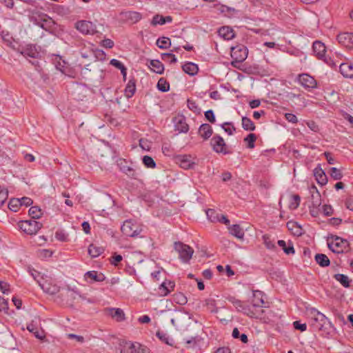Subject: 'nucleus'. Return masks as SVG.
I'll return each mask as SVG.
<instances>
[{
	"label": "nucleus",
	"instance_id": "1",
	"mask_svg": "<svg viewBox=\"0 0 353 353\" xmlns=\"http://www.w3.org/2000/svg\"><path fill=\"white\" fill-rule=\"evenodd\" d=\"M330 250L335 253H343L348 249L349 243L347 240L337 236H331L327 239Z\"/></svg>",
	"mask_w": 353,
	"mask_h": 353
},
{
	"label": "nucleus",
	"instance_id": "2",
	"mask_svg": "<svg viewBox=\"0 0 353 353\" xmlns=\"http://www.w3.org/2000/svg\"><path fill=\"white\" fill-rule=\"evenodd\" d=\"M229 301L233 304L238 311L242 312L252 318L259 319L262 317L263 314L262 310L254 312L250 306L245 305L241 301L236 299L234 297H230Z\"/></svg>",
	"mask_w": 353,
	"mask_h": 353
},
{
	"label": "nucleus",
	"instance_id": "3",
	"mask_svg": "<svg viewBox=\"0 0 353 353\" xmlns=\"http://www.w3.org/2000/svg\"><path fill=\"white\" fill-rule=\"evenodd\" d=\"M174 250L179 253V259L183 263H188L194 253V250L182 242L176 241L174 243Z\"/></svg>",
	"mask_w": 353,
	"mask_h": 353
},
{
	"label": "nucleus",
	"instance_id": "4",
	"mask_svg": "<svg viewBox=\"0 0 353 353\" xmlns=\"http://www.w3.org/2000/svg\"><path fill=\"white\" fill-rule=\"evenodd\" d=\"M18 226L24 233L35 234L42 227V224L36 220L21 221L18 223Z\"/></svg>",
	"mask_w": 353,
	"mask_h": 353
},
{
	"label": "nucleus",
	"instance_id": "5",
	"mask_svg": "<svg viewBox=\"0 0 353 353\" xmlns=\"http://www.w3.org/2000/svg\"><path fill=\"white\" fill-rule=\"evenodd\" d=\"M210 145L212 150L219 154H228L232 153L223 137L219 135L215 134L210 140Z\"/></svg>",
	"mask_w": 353,
	"mask_h": 353
},
{
	"label": "nucleus",
	"instance_id": "6",
	"mask_svg": "<svg viewBox=\"0 0 353 353\" xmlns=\"http://www.w3.org/2000/svg\"><path fill=\"white\" fill-rule=\"evenodd\" d=\"M120 353H150V352L139 343L128 341L121 345Z\"/></svg>",
	"mask_w": 353,
	"mask_h": 353
},
{
	"label": "nucleus",
	"instance_id": "7",
	"mask_svg": "<svg viewBox=\"0 0 353 353\" xmlns=\"http://www.w3.org/2000/svg\"><path fill=\"white\" fill-rule=\"evenodd\" d=\"M121 232L125 236L130 237L137 236L141 232V228L135 222L132 220L124 221L121 228Z\"/></svg>",
	"mask_w": 353,
	"mask_h": 353
},
{
	"label": "nucleus",
	"instance_id": "8",
	"mask_svg": "<svg viewBox=\"0 0 353 353\" xmlns=\"http://www.w3.org/2000/svg\"><path fill=\"white\" fill-rule=\"evenodd\" d=\"M310 314L314 321L313 326L317 330H322L327 324H330L328 319L316 308H311Z\"/></svg>",
	"mask_w": 353,
	"mask_h": 353
},
{
	"label": "nucleus",
	"instance_id": "9",
	"mask_svg": "<svg viewBox=\"0 0 353 353\" xmlns=\"http://www.w3.org/2000/svg\"><path fill=\"white\" fill-rule=\"evenodd\" d=\"M248 54V48L243 45H237L231 48V57L236 62H243Z\"/></svg>",
	"mask_w": 353,
	"mask_h": 353
},
{
	"label": "nucleus",
	"instance_id": "10",
	"mask_svg": "<svg viewBox=\"0 0 353 353\" xmlns=\"http://www.w3.org/2000/svg\"><path fill=\"white\" fill-rule=\"evenodd\" d=\"M38 17V19H35V23L38 26L48 32H52L54 29L55 22L47 14L41 13Z\"/></svg>",
	"mask_w": 353,
	"mask_h": 353
},
{
	"label": "nucleus",
	"instance_id": "11",
	"mask_svg": "<svg viewBox=\"0 0 353 353\" xmlns=\"http://www.w3.org/2000/svg\"><path fill=\"white\" fill-rule=\"evenodd\" d=\"M265 294L262 291L253 290L252 291V307L254 308V311H260L263 307H268L264 301Z\"/></svg>",
	"mask_w": 353,
	"mask_h": 353
},
{
	"label": "nucleus",
	"instance_id": "12",
	"mask_svg": "<svg viewBox=\"0 0 353 353\" xmlns=\"http://www.w3.org/2000/svg\"><path fill=\"white\" fill-rule=\"evenodd\" d=\"M298 82L306 90H311L316 88L317 81L316 79L308 74L303 73L299 74L297 77Z\"/></svg>",
	"mask_w": 353,
	"mask_h": 353
},
{
	"label": "nucleus",
	"instance_id": "13",
	"mask_svg": "<svg viewBox=\"0 0 353 353\" xmlns=\"http://www.w3.org/2000/svg\"><path fill=\"white\" fill-rule=\"evenodd\" d=\"M38 283L42 290L49 294H55L60 290V287L52 279L38 281Z\"/></svg>",
	"mask_w": 353,
	"mask_h": 353
},
{
	"label": "nucleus",
	"instance_id": "14",
	"mask_svg": "<svg viewBox=\"0 0 353 353\" xmlns=\"http://www.w3.org/2000/svg\"><path fill=\"white\" fill-rule=\"evenodd\" d=\"M75 28L83 34H94L97 32L95 24L88 21H79L75 24Z\"/></svg>",
	"mask_w": 353,
	"mask_h": 353
},
{
	"label": "nucleus",
	"instance_id": "15",
	"mask_svg": "<svg viewBox=\"0 0 353 353\" xmlns=\"http://www.w3.org/2000/svg\"><path fill=\"white\" fill-rule=\"evenodd\" d=\"M176 163L185 170L190 169L194 164L193 159L190 155L179 154L175 157Z\"/></svg>",
	"mask_w": 353,
	"mask_h": 353
},
{
	"label": "nucleus",
	"instance_id": "16",
	"mask_svg": "<svg viewBox=\"0 0 353 353\" xmlns=\"http://www.w3.org/2000/svg\"><path fill=\"white\" fill-rule=\"evenodd\" d=\"M175 130L180 133H186L189 130V126L186 123L185 118L183 115H178L173 119Z\"/></svg>",
	"mask_w": 353,
	"mask_h": 353
},
{
	"label": "nucleus",
	"instance_id": "17",
	"mask_svg": "<svg viewBox=\"0 0 353 353\" xmlns=\"http://www.w3.org/2000/svg\"><path fill=\"white\" fill-rule=\"evenodd\" d=\"M104 313L118 322L125 320L124 312L121 308L107 307L104 310Z\"/></svg>",
	"mask_w": 353,
	"mask_h": 353
},
{
	"label": "nucleus",
	"instance_id": "18",
	"mask_svg": "<svg viewBox=\"0 0 353 353\" xmlns=\"http://www.w3.org/2000/svg\"><path fill=\"white\" fill-rule=\"evenodd\" d=\"M338 41L346 48H352L353 46V33L342 32L337 36Z\"/></svg>",
	"mask_w": 353,
	"mask_h": 353
},
{
	"label": "nucleus",
	"instance_id": "19",
	"mask_svg": "<svg viewBox=\"0 0 353 353\" xmlns=\"http://www.w3.org/2000/svg\"><path fill=\"white\" fill-rule=\"evenodd\" d=\"M314 176L317 181V183L321 185H324L327 183V177L324 172V170L321 168V165L319 164L314 169Z\"/></svg>",
	"mask_w": 353,
	"mask_h": 353
},
{
	"label": "nucleus",
	"instance_id": "20",
	"mask_svg": "<svg viewBox=\"0 0 353 353\" xmlns=\"http://www.w3.org/2000/svg\"><path fill=\"white\" fill-rule=\"evenodd\" d=\"M175 284L171 281H163L159 287L158 293L161 296H165L174 290Z\"/></svg>",
	"mask_w": 353,
	"mask_h": 353
},
{
	"label": "nucleus",
	"instance_id": "21",
	"mask_svg": "<svg viewBox=\"0 0 353 353\" xmlns=\"http://www.w3.org/2000/svg\"><path fill=\"white\" fill-rule=\"evenodd\" d=\"M339 70L345 77H353V63H341L339 64Z\"/></svg>",
	"mask_w": 353,
	"mask_h": 353
},
{
	"label": "nucleus",
	"instance_id": "22",
	"mask_svg": "<svg viewBox=\"0 0 353 353\" xmlns=\"http://www.w3.org/2000/svg\"><path fill=\"white\" fill-rule=\"evenodd\" d=\"M84 279L86 281L88 279H90L92 281L101 282L105 279V276L101 272L98 273V272H97V271L92 270V271H88L87 272L85 273Z\"/></svg>",
	"mask_w": 353,
	"mask_h": 353
},
{
	"label": "nucleus",
	"instance_id": "23",
	"mask_svg": "<svg viewBox=\"0 0 353 353\" xmlns=\"http://www.w3.org/2000/svg\"><path fill=\"white\" fill-rule=\"evenodd\" d=\"M198 132L201 137L207 140L212 135L213 131L210 124L203 123L199 127Z\"/></svg>",
	"mask_w": 353,
	"mask_h": 353
},
{
	"label": "nucleus",
	"instance_id": "24",
	"mask_svg": "<svg viewBox=\"0 0 353 353\" xmlns=\"http://www.w3.org/2000/svg\"><path fill=\"white\" fill-rule=\"evenodd\" d=\"M313 51L319 59H323L325 53V46L324 43L321 41H316L313 43Z\"/></svg>",
	"mask_w": 353,
	"mask_h": 353
},
{
	"label": "nucleus",
	"instance_id": "25",
	"mask_svg": "<svg viewBox=\"0 0 353 353\" xmlns=\"http://www.w3.org/2000/svg\"><path fill=\"white\" fill-rule=\"evenodd\" d=\"M310 192L312 196V205H313L314 208H319L321 204V194L316 186H312L310 189Z\"/></svg>",
	"mask_w": 353,
	"mask_h": 353
},
{
	"label": "nucleus",
	"instance_id": "26",
	"mask_svg": "<svg viewBox=\"0 0 353 353\" xmlns=\"http://www.w3.org/2000/svg\"><path fill=\"white\" fill-rule=\"evenodd\" d=\"M219 35L225 40L232 39L235 34L232 28L229 26H223L218 30Z\"/></svg>",
	"mask_w": 353,
	"mask_h": 353
},
{
	"label": "nucleus",
	"instance_id": "27",
	"mask_svg": "<svg viewBox=\"0 0 353 353\" xmlns=\"http://www.w3.org/2000/svg\"><path fill=\"white\" fill-rule=\"evenodd\" d=\"M278 245H279V247H281L282 248L283 252L288 255L294 254L295 253L293 243L290 241H288V242H286L284 240H279Z\"/></svg>",
	"mask_w": 353,
	"mask_h": 353
},
{
	"label": "nucleus",
	"instance_id": "28",
	"mask_svg": "<svg viewBox=\"0 0 353 353\" xmlns=\"http://www.w3.org/2000/svg\"><path fill=\"white\" fill-rule=\"evenodd\" d=\"M148 67L157 74H161L164 72V65L159 60H150Z\"/></svg>",
	"mask_w": 353,
	"mask_h": 353
},
{
	"label": "nucleus",
	"instance_id": "29",
	"mask_svg": "<svg viewBox=\"0 0 353 353\" xmlns=\"http://www.w3.org/2000/svg\"><path fill=\"white\" fill-rule=\"evenodd\" d=\"M228 230L230 233L239 239H243L244 237V231L238 224H234L232 225H229Z\"/></svg>",
	"mask_w": 353,
	"mask_h": 353
},
{
	"label": "nucleus",
	"instance_id": "30",
	"mask_svg": "<svg viewBox=\"0 0 353 353\" xmlns=\"http://www.w3.org/2000/svg\"><path fill=\"white\" fill-rule=\"evenodd\" d=\"M182 69L184 72L191 76L195 75L199 70L197 65L192 62H188L185 63L183 65Z\"/></svg>",
	"mask_w": 353,
	"mask_h": 353
},
{
	"label": "nucleus",
	"instance_id": "31",
	"mask_svg": "<svg viewBox=\"0 0 353 353\" xmlns=\"http://www.w3.org/2000/svg\"><path fill=\"white\" fill-rule=\"evenodd\" d=\"M204 302V305L207 307L208 310L212 313L218 312L216 301L214 297H209L206 299Z\"/></svg>",
	"mask_w": 353,
	"mask_h": 353
},
{
	"label": "nucleus",
	"instance_id": "32",
	"mask_svg": "<svg viewBox=\"0 0 353 353\" xmlns=\"http://www.w3.org/2000/svg\"><path fill=\"white\" fill-rule=\"evenodd\" d=\"M103 250L102 247L97 246L94 244H91L88 247V254L92 258L99 256L103 252Z\"/></svg>",
	"mask_w": 353,
	"mask_h": 353
},
{
	"label": "nucleus",
	"instance_id": "33",
	"mask_svg": "<svg viewBox=\"0 0 353 353\" xmlns=\"http://www.w3.org/2000/svg\"><path fill=\"white\" fill-rule=\"evenodd\" d=\"M287 228L289 230L292 231L293 234L296 236H301L302 234V228L297 223L294 221H289L287 223Z\"/></svg>",
	"mask_w": 353,
	"mask_h": 353
},
{
	"label": "nucleus",
	"instance_id": "34",
	"mask_svg": "<svg viewBox=\"0 0 353 353\" xmlns=\"http://www.w3.org/2000/svg\"><path fill=\"white\" fill-rule=\"evenodd\" d=\"M315 261L321 267H327L330 263V259L324 254H316Z\"/></svg>",
	"mask_w": 353,
	"mask_h": 353
},
{
	"label": "nucleus",
	"instance_id": "35",
	"mask_svg": "<svg viewBox=\"0 0 353 353\" xmlns=\"http://www.w3.org/2000/svg\"><path fill=\"white\" fill-rule=\"evenodd\" d=\"M21 54L24 56L35 58L38 55V52L35 49V47L32 45H28L23 49Z\"/></svg>",
	"mask_w": 353,
	"mask_h": 353
},
{
	"label": "nucleus",
	"instance_id": "36",
	"mask_svg": "<svg viewBox=\"0 0 353 353\" xmlns=\"http://www.w3.org/2000/svg\"><path fill=\"white\" fill-rule=\"evenodd\" d=\"M136 90L135 81L134 80H130L125 89V95L128 98L132 97Z\"/></svg>",
	"mask_w": 353,
	"mask_h": 353
},
{
	"label": "nucleus",
	"instance_id": "37",
	"mask_svg": "<svg viewBox=\"0 0 353 353\" xmlns=\"http://www.w3.org/2000/svg\"><path fill=\"white\" fill-rule=\"evenodd\" d=\"M242 127L247 131H253L255 130V125L252 121L244 116L242 117Z\"/></svg>",
	"mask_w": 353,
	"mask_h": 353
},
{
	"label": "nucleus",
	"instance_id": "38",
	"mask_svg": "<svg viewBox=\"0 0 353 353\" xmlns=\"http://www.w3.org/2000/svg\"><path fill=\"white\" fill-rule=\"evenodd\" d=\"M125 18L132 23H137L141 20V14L135 11H129L125 13Z\"/></svg>",
	"mask_w": 353,
	"mask_h": 353
},
{
	"label": "nucleus",
	"instance_id": "39",
	"mask_svg": "<svg viewBox=\"0 0 353 353\" xmlns=\"http://www.w3.org/2000/svg\"><path fill=\"white\" fill-rule=\"evenodd\" d=\"M157 45L161 49H166L171 46V41L168 37H162L157 39Z\"/></svg>",
	"mask_w": 353,
	"mask_h": 353
},
{
	"label": "nucleus",
	"instance_id": "40",
	"mask_svg": "<svg viewBox=\"0 0 353 353\" xmlns=\"http://www.w3.org/2000/svg\"><path fill=\"white\" fill-rule=\"evenodd\" d=\"M334 279L339 281L343 286L345 288H348L350 286V279L347 276L343 274H336L334 276Z\"/></svg>",
	"mask_w": 353,
	"mask_h": 353
},
{
	"label": "nucleus",
	"instance_id": "41",
	"mask_svg": "<svg viewBox=\"0 0 353 353\" xmlns=\"http://www.w3.org/2000/svg\"><path fill=\"white\" fill-rule=\"evenodd\" d=\"M256 140V136L255 134L250 133L246 137L244 138V141L247 144V148L249 149H253L255 146V141Z\"/></svg>",
	"mask_w": 353,
	"mask_h": 353
},
{
	"label": "nucleus",
	"instance_id": "42",
	"mask_svg": "<svg viewBox=\"0 0 353 353\" xmlns=\"http://www.w3.org/2000/svg\"><path fill=\"white\" fill-rule=\"evenodd\" d=\"M142 163L147 168L154 169L156 168L157 164L154 159L148 155H145L142 158Z\"/></svg>",
	"mask_w": 353,
	"mask_h": 353
},
{
	"label": "nucleus",
	"instance_id": "43",
	"mask_svg": "<svg viewBox=\"0 0 353 353\" xmlns=\"http://www.w3.org/2000/svg\"><path fill=\"white\" fill-rule=\"evenodd\" d=\"M173 300L177 304L183 305L187 303L188 299L186 296L181 292L175 293L173 295Z\"/></svg>",
	"mask_w": 353,
	"mask_h": 353
},
{
	"label": "nucleus",
	"instance_id": "44",
	"mask_svg": "<svg viewBox=\"0 0 353 353\" xmlns=\"http://www.w3.org/2000/svg\"><path fill=\"white\" fill-rule=\"evenodd\" d=\"M29 215L32 218V220L39 219L42 214L41 210L37 206H32L29 209Z\"/></svg>",
	"mask_w": 353,
	"mask_h": 353
},
{
	"label": "nucleus",
	"instance_id": "45",
	"mask_svg": "<svg viewBox=\"0 0 353 353\" xmlns=\"http://www.w3.org/2000/svg\"><path fill=\"white\" fill-rule=\"evenodd\" d=\"M21 207V201H19V199H11L8 203V208L10 210L13 212H17Z\"/></svg>",
	"mask_w": 353,
	"mask_h": 353
},
{
	"label": "nucleus",
	"instance_id": "46",
	"mask_svg": "<svg viewBox=\"0 0 353 353\" xmlns=\"http://www.w3.org/2000/svg\"><path fill=\"white\" fill-rule=\"evenodd\" d=\"M157 88L165 92L170 90V84L165 79L161 78L157 83Z\"/></svg>",
	"mask_w": 353,
	"mask_h": 353
},
{
	"label": "nucleus",
	"instance_id": "47",
	"mask_svg": "<svg viewBox=\"0 0 353 353\" xmlns=\"http://www.w3.org/2000/svg\"><path fill=\"white\" fill-rule=\"evenodd\" d=\"M300 201H301V198L299 195H297V194L292 195L290 198L289 208L291 210L296 209L300 205Z\"/></svg>",
	"mask_w": 353,
	"mask_h": 353
},
{
	"label": "nucleus",
	"instance_id": "48",
	"mask_svg": "<svg viewBox=\"0 0 353 353\" xmlns=\"http://www.w3.org/2000/svg\"><path fill=\"white\" fill-rule=\"evenodd\" d=\"M104 120L105 122L109 123L110 125L113 126H117L119 125V121L117 119L114 118L112 116V112H109V113H105L104 114Z\"/></svg>",
	"mask_w": 353,
	"mask_h": 353
},
{
	"label": "nucleus",
	"instance_id": "49",
	"mask_svg": "<svg viewBox=\"0 0 353 353\" xmlns=\"http://www.w3.org/2000/svg\"><path fill=\"white\" fill-rule=\"evenodd\" d=\"M330 174L334 180H340L343 177V174L340 170L336 168L332 167L330 170Z\"/></svg>",
	"mask_w": 353,
	"mask_h": 353
},
{
	"label": "nucleus",
	"instance_id": "50",
	"mask_svg": "<svg viewBox=\"0 0 353 353\" xmlns=\"http://www.w3.org/2000/svg\"><path fill=\"white\" fill-rule=\"evenodd\" d=\"M152 142L146 139H139V146L145 151H150L152 148Z\"/></svg>",
	"mask_w": 353,
	"mask_h": 353
},
{
	"label": "nucleus",
	"instance_id": "51",
	"mask_svg": "<svg viewBox=\"0 0 353 353\" xmlns=\"http://www.w3.org/2000/svg\"><path fill=\"white\" fill-rule=\"evenodd\" d=\"M206 215L212 222H216L219 219V214H218L214 209H208L206 210Z\"/></svg>",
	"mask_w": 353,
	"mask_h": 353
},
{
	"label": "nucleus",
	"instance_id": "52",
	"mask_svg": "<svg viewBox=\"0 0 353 353\" xmlns=\"http://www.w3.org/2000/svg\"><path fill=\"white\" fill-rule=\"evenodd\" d=\"M219 10L221 12L224 13L225 15H228V16L234 14V13L236 11L234 8L228 7L225 5H221L219 7Z\"/></svg>",
	"mask_w": 353,
	"mask_h": 353
},
{
	"label": "nucleus",
	"instance_id": "53",
	"mask_svg": "<svg viewBox=\"0 0 353 353\" xmlns=\"http://www.w3.org/2000/svg\"><path fill=\"white\" fill-rule=\"evenodd\" d=\"M161 59L165 61H168L170 63H174L177 61V59L176 58L175 55L172 53H163L161 54Z\"/></svg>",
	"mask_w": 353,
	"mask_h": 353
},
{
	"label": "nucleus",
	"instance_id": "54",
	"mask_svg": "<svg viewBox=\"0 0 353 353\" xmlns=\"http://www.w3.org/2000/svg\"><path fill=\"white\" fill-rule=\"evenodd\" d=\"M55 238L61 242H66L68 240V235L63 230H57L55 232Z\"/></svg>",
	"mask_w": 353,
	"mask_h": 353
},
{
	"label": "nucleus",
	"instance_id": "55",
	"mask_svg": "<svg viewBox=\"0 0 353 353\" xmlns=\"http://www.w3.org/2000/svg\"><path fill=\"white\" fill-rule=\"evenodd\" d=\"M121 170L123 173H125V174L128 175L129 176H130L132 178L137 177V174H136L135 170L130 166H128V165L123 166L121 168Z\"/></svg>",
	"mask_w": 353,
	"mask_h": 353
},
{
	"label": "nucleus",
	"instance_id": "56",
	"mask_svg": "<svg viewBox=\"0 0 353 353\" xmlns=\"http://www.w3.org/2000/svg\"><path fill=\"white\" fill-rule=\"evenodd\" d=\"M8 196V191L7 189L0 187V207H1Z\"/></svg>",
	"mask_w": 353,
	"mask_h": 353
},
{
	"label": "nucleus",
	"instance_id": "57",
	"mask_svg": "<svg viewBox=\"0 0 353 353\" xmlns=\"http://www.w3.org/2000/svg\"><path fill=\"white\" fill-rule=\"evenodd\" d=\"M166 23V20H165V18H164L162 16H160L159 14H157L155 15L153 19H152V24L154 25V26H156V25H163Z\"/></svg>",
	"mask_w": 353,
	"mask_h": 353
},
{
	"label": "nucleus",
	"instance_id": "58",
	"mask_svg": "<svg viewBox=\"0 0 353 353\" xmlns=\"http://www.w3.org/2000/svg\"><path fill=\"white\" fill-rule=\"evenodd\" d=\"M222 128L228 135L233 134L234 132L235 131L234 127L230 123H224L222 125Z\"/></svg>",
	"mask_w": 353,
	"mask_h": 353
},
{
	"label": "nucleus",
	"instance_id": "59",
	"mask_svg": "<svg viewBox=\"0 0 353 353\" xmlns=\"http://www.w3.org/2000/svg\"><path fill=\"white\" fill-rule=\"evenodd\" d=\"M263 239L264 244L268 249L271 250L275 248L274 243L271 241L270 238L268 236L263 235Z\"/></svg>",
	"mask_w": 353,
	"mask_h": 353
},
{
	"label": "nucleus",
	"instance_id": "60",
	"mask_svg": "<svg viewBox=\"0 0 353 353\" xmlns=\"http://www.w3.org/2000/svg\"><path fill=\"white\" fill-rule=\"evenodd\" d=\"M0 290L3 293V294H9L10 290V285L9 284H8L7 283H5V282H3L1 281H0Z\"/></svg>",
	"mask_w": 353,
	"mask_h": 353
},
{
	"label": "nucleus",
	"instance_id": "61",
	"mask_svg": "<svg viewBox=\"0 0 353 353\" xmlns=\"http://www.w3.org/2000/svg\"><path fill=\"white\" fill-rule=\"evenodd\" d=\"M293 325L295 329L301 330V332H304L307 329V325L305 323H301L298 321H294L293 323Z\"/></svg>",
	"mask_w": 353,
	"mask_h": 353
},
{
	"label": "nucleus",
	"instance_id": "62",
	"mask_svg": "<svg viewBox=\"0 0 353 353\" xmlns=\"http://www.w3.org/2000/svg\"><path fill=\"white\" fill-rule=\"evenodd\" d=\"M285 117L289 122H291L292 123H296L298 121L296 116L292 113L286 112L285 114Z\"/></svg>",
	"mask_w": 353,
	"mask_h": 353
},
{
	"label": "nucleus",
	"instance_id": "63",
	"mask_svg": "<svg viewBox=\"0 0 353 353\" xmlns=\"http://www.w3.org/2000/svg\"><path fill=\"white\" fill-rule=\"evenodd\" d=\"M19 201H21V206L28 207L32 204V200L29 197H22L19 199Z\"/></svg>",
	"mask_w": 353,
	"mask_h": 353
},
{
	"label": "nucleus",
	"instance_id": "64",
	"mask_svg": "<svg viewBox=\"0 0 353 353\" xmlns=\"http://www.w3.org/2000/svg\"><path fill=\"white\" fill-rule=\"evenodd\" d=\"M123 257L120 254H114L112 256L110 262L114 265H117L118 263L122 260Z\"/></svg>",
	"mask_w": 353,
	"mask_h": 353
}]
</instances>
